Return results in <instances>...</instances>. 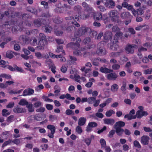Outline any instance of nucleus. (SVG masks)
Returning <instances> with one entry per match:
<instances>
[{
  "mask_svg": "<svg viewBox=\"0 0 152 152\" xmlns=\"http://www.w3.org/2000/svg\"><path fill=\"white\" fill-rule=\"evenodd\" d=\"M76 131L79 134H81L83 132V130L80 126H78L76 128Z\"/></svg>",
  "mask_w": 152,
  "mask_h": 152,
  "instance_id": "3c124183",
  "label": "nucleus"
},
{
  "mask_svg": "<svg viewBox=\"0 0 152 152\" xmlns=\"http://www.w3.org/2000/svg\"><path fill=\"white\" fill-rule=\"evenodd\" d=\"M118 75L115 73L111 72L107 75V79L109 80H115L118 77Z\"/></svg>",
  "mask_w": 152,
  "mask_h": 152,
  "instance_id": "4468645a",
  "label": "nucleus"
},
{
  "mask_svg": "<svg viewBox=\"0 0 152 152\" xmlns=\"http://www.w3.org/2000/svg\"><path fill=\"white\" fill-rule=\"evenodd\" d=\"M118 43H115V40H114L112 41L110 44V49L113 50H115L116 49L117 44Z\"/></svg>",
  "mask_w": 152,
  "mask_h": 152,
  "instance_id": "c85d7f7f",
  "label": "nucleus"
},
{
  "mask_svg": "<svg viewBox=\"0 0 152 152\" xmlns=\"http://www.w3.org/2000/svg\"><path fill=\"white\" fill-rule=\"evenodd\" d=\"M120 67V65L116 64H113L112 66V68L114 70L119 69Z\"/></svg>",
  "mask_w": 152,
  "mask_h": 152,
  "instance_id": "864d4df0",
  "label": "nucleus"
},
{
  "mask_svg": "<svg viewBox=\"0 0 152 152\" xmlns=\"http://www.w3.org/2000/svg\"><path fill=\"white\" fill-rule=\"evenodd\" d=\"M96 53L99 55L102 56L105 55L107 52L104 48H100L96 51Z\"/></svg>",
  "mask_w": 152,
  "mask_h": 152,
  "instance_id": "412c9836",
  "label": "nucleus"
},
{
  "mask_svg": "<svg viewBox=\"0 0 152 152\" xmlns=\"http://www.w3.org/2000/svg\"><path fill=\"white\" fill-rule=\"evenodd\" d=\"M35 54L36 57L39 59H42V58H47V56H45L42 57L41 53L40 52H35Z\"/></svg>",
  "mask_w": 152,
  "mask_h": 152,
  "instance_id": "c9c22d12",
  "label": "nucleus"
},
{
  "mask_svg": "<svg viewBox=\"0 0 152 152\" xmlns=\"http://www.w3.org/2000/svg\"><path fill=\"white\" fill-rule=\"evenodd\" d=\"M45 107L48 110H51L53 107V106L50 104H47L45 105Z\"/></svg>",
  "mask_w": 152,
  "mask_h": 152,
  "instance_id": "69168bd1",
  "label": "nucleus"
},
{
  "mask_svg": "<svg viewBox=\"0 0 152 152\" xmlns=\"http://www.w3.org/2000/svg\"><path fill=\"white\" fill-rule=\"evenodd\" d=\"M15 67V71H17L20 72H23L24 70L21 67H19L16 65L14 66Z\"/></svg>",
  "mask_w": 152,
  "mask_h": 152,
  "instance_id": "de8ad7c7",
  "label": "nucleus"
},
{
  "mask_svg": "<svg viewBox=\"0 0 152 152\" xmlns=\"http://www.w3.org/2000/svg\"><path fill=\"white\" fill-rule=\"evenodd\" d=\"M1 77L5 78L7 79H10L11 78V76L10 75H7L6 74H2L0 75Z\"/></svg>",
  "mask_w": 152,
  "mask_h": 152,
  "instance_id": "a18cd8bd",
  "label": "nucleus"
},
{
  "mask_svg": "<svg viewBox=\"0 0 152 152\" xmlns=\"http://www.w3.org/2000/svg\"><path fill=\"white\" fill-rule=\"evenodd\" d=\"M11 17L12 18H14L15 17H17L19 18H20L21 17L22 19L24 20V18L27 15V14L26 13H24L22 14V13L18 12H13L11 13Z\"/></svg>",
  "mask_w": 152,
  "mask_h": 152,
  "instance_id": "6e6552de",
  "label": "nucleus"
},
{
  "mask_svg": "<svg viewBox=\"0 0 152 152\" xmlns=\"http://www.w3.org/2000/svg\"><path fill=\"white\" fill-rule=\"evenodd\" d=\"M99 71L105 74L112 72L113 71V69L103 67H101L100 68Z\"/></svg>",
  "mask_w": 152,
  "mask_h": 152,
  "instance_id": "6ab92c4d",
  "label": "nucleus"
},
{
  "mask_svg": "<svg viewBox=\"0 0 152 152\" xmlns=\"http://www.w3.org/2000/svg\"><path fill=\"white\" fill-rule=\"evenodd\" d=\"M81 70L82 72H84L85 74H87L88 72L91 70L90 69H85V67L82 68Z\"/></svg>",
  "mask_w": 152,
  "mask_h": 152,
  "instance_id": "e2e57ef3",
  "label": "nucleus"
},
{
  "mask_svg": "<svg viewBox=\"0 0 152 152\" xmlns=\"http://www.w3.org/2000/svg\"><path fill=\"white\" fill-rule=\"evenodd\" d=\"M42 117L45 118L46 115L44 114H38L34 116V118L35 120L37 121H40L42 120Z\"/></svg>",
  "mask_w": 152,
  "mask_h": 152,
  "instance_id": "b1692460",
  "label": "nucleus"
},
{
  "mask_svg": "<svg viewBox=\"0 0 152 152\" xmlns=\"http://www.w3.org/2000/svg\"><path fill=\"white\" fill-rule=\"evenodd\" d=\"M115 112L112 110H110L107 111L105 113L106 116L107 117H110L113 114H114Z\"/></svg>",
  "mask_w": 152,
  "mask_h": 152,
  "instance_id": "ea45409f",
  "label": "nucleus"
},
{
  "mask_svg": "<svg viewBox=\"0 0 152 152\" xmlns=\"http://www.w3.org/2000/svg\"><path fill=\"white\" fill-rule=\"evenodd\" d=\"M47 128L50 130L51 132H52V134L55 133L56 127L54 125H48L47 126Z\"/></svg>",
  "mask_w": 152,
  "mask_h": 152,
  "instance_id": "72a5a7b5",
  "label": "nucleus"
},
{
  "mask_svg": "<svg viewBox=\"0 0 152 152\" xmlns=\"http://www.w3.org/2000/svg\"><path fill=\"white\" fill-rule=\"evenodd\" d=\"M30 45L34 46H36L38 45V42L37 39L36 37H31L29 40Z\"/></svg>",
  "mask_w": 152,
  "mask_h": 152,
  "instance_id": "5701e85b",
  "label": "nucleus"
},
{
  "mask_svg": "<svg viewBox=\"0 0 152 152\" xmlns=\"http://www.w3.org/2000/svg\"><path fill=\"white\" fill-rule=\"evenodd\" d=\"M65 19L66 20H74L72 21L71 23L77 27H79L80 26V25L77 22V21H78L79 20L78 15H75V17L73 16L66 17Z\"/></svg>",
  "mask_w": 152,
  "mask_h": 152,
  "instance_id": "423d86ee",
  "label": "nucleus"
},
{
  "mask_svg": "<svg viewBox=\"0 0 152 152\" xmlns=\"http://www.w3.org/2000/svg\"><path fill=\"white\" fill-rule=\"evenodd\" d=\"M57 118L56 115H50L49 116V121L51 122H53L57 119Z\"/></svg>",
  "mask_w": 152,
  "mask_h": 152,
  "instance_id": "09e8293b",
  "label": "nucleus"
},
{
  "mask_svg": "<svg viewBox=\"0 0 152 152\" xmlns=\"http://www.w3.org/2000/svg\"><path fill=\"white\" fill-rule=\"evenodd\" d=\"M123 33H122L120 31L117 32L114 36V37L113 40H115V43H118V39L121 37L122 36Z\"/></svg>",
  "mask_w": 152,
  "mask_h": 152,
  "instance_id": "a211bd4d",
  "label": "nucleus"
},
{
  "mask_svg": "<svg viewBox=\"0 0 152 152\" xmlns=\"http://www.w3.org/2000/svg\"><path fill=\"white\" fill-rule=\"evenodd\" d=\"M53 21L55 23L57 24H60L62 22V21L58 17L53 19Z\"/></svg>",
  "mask_w": 152,
  "mask_h": 152,
  "instance_id": "052dcab7",
  "label": "nucleus"
},
{
  "mask_svg": "<svg viewBox=\"0 0 152 152\" xmlns=\"http://www.w3.org/2000/svg\"><path fill=\"white\" fill-rule=\"evenodd\" d=\"M104 122V124L113 125L115 123V121L112 118H105L103 119Z\"/></svg>",
  "mask_w": 152,
  "mask_h": 152,
  "instance_id": "aec40b11",
  "label": "nucleus"
},
{
  "mask_svg": "<svg viewBox=\"0 0 152 152\" xmlns=\"http://www.w3.org/2000/svg\"><path fill=\"white\" fill-rule=\"evenodd\" d=\"M19 39L22 41L24 44H27L29 42V37L25 35H22L19 37Z\"/></svg>",
  "mask_w": 152,
  "mask_h": 152,
  "instance_id": "2eb2a0df",
  "label": "nucleus"
},
{
  "mask_svg": "<svg viewBox=\"0 0 152 152\" xmlns=\"http://www.w3.org/2000/svg\"><path fill=\"white\" fill-rule=\"evenodd\" d=\"M34 93V90L31 88L25 89L23 91V94L21 96H30Z\"/></svg>",
  "mask_w": 152,
  "mask_h": 152,
  "instance_id": "ddd939ff",
  "label": "nucleus"
},
{
  "mask_svg": "<svg viewBox=\"0 0 152 152\" xmlns=\"http://www.w3.org/2000/svg\"><path fill=\"white\" fill-rule=\"evenodd\" d=\"M40 147L43 151H45L48 148V144H44L41 145Z\"/></svg>",
  "mask_w": 152,
  "mask_h": 152,
  "instance_id": "4d7b16f0",
  "label": "nucleus"
},
{
  "mask_svg": "<svg viewBox=\"0 0 152 152\" xmlns=\"http://www.w3.org/2000/svg\"><path fill=\"white\" fill-rule=\"evenodd\" d=\"M73 10L74 11L77 12L78 14H80L81 11L82 7L81 6L77 5L74 7Z\"/></svg>",
  "mask_w": 152,
  "mask_h": 152,
  "instance_id": "2f4dec72",
  "label": "nucleus"
},
{
  "mask_svg": "<svg viewBox=\"0 0 152 152\" xmlns=\"http://www.w3.org/2000/svg\"><path fill=\"white\" fill-rule=\"evenodd\" d=\"M86 118L82 117L80 118L78 120V124L80 126L84 125L86 122Z\"/></svg>",
  "mask_w": 152,
  "mask_h": 152,
  "instance_id": "cd10ccee",
  "label": "nucleus"
},
{
  "mask_svg": "<svg viewBox=\"0 0 152 152\" xmlns=\"http://www.w3.org/2000/svg\"><path fill=\"white\" fill-rule=\"evenodd\" d=\"M17 23L16 21L14 20L13 19H11L10 21H7L5 22V26H12L15 25Z\"/></svg>",
  "mask_w": 152,
  "mask_h": 152,
  "instance_id": "c756f323",
  "label": "nucleus"
},
{
  "mask_svg": "<svg viewBox=\"0 0 152 152\" xmlns=\"http://www.w3.org/2000/svg\"><path fill=\"white\" fill-rule=\"evenodd\" d=\"M108 14L110 17L111 18L112 22L118 24H121V21L118 15V12L117 10H111L109 12Z\"/></svg>",
  "mask_w": 152,
  "mask_h": 152,
  "instance_id": "f03ea898",
  "label": "nucleus"
},
{
  "mask_svg": "<svg viewBox=\"0 0 152 152\" xmlns=\"http://www.w3.org/2000/svg\"><path fill=\"white\" fill-rule=\"evenodd\" d=\"M144 8L143 7L140 8L137 10L135 9H133L132 13L135 16H137L138 15H142L144 13Z\"/></svg>",
  "mask_w": 152,
  "mask_h": 152,
  "instance_id": "f8f14e48",
  "label": "nucleus"
},
{
  "mask_svg": "<svg viewBox=\"0 0 152 152\" xmlns=\"http://www.w3.org/2000/svg\"><path fill=\"white\" fill-rule=\"evenodd\" d=\"M10 114V113L8 112L7 110L5 109H4L2 110V114L3 116L6 117Z\"/></svg>",
  "mask_w": 152,
  "mask_h": 152,
  "instance_id": "49530a36",
  "label": "nucleus"
},
{
  "mask_svg": "<svg viewBox=\"0 0 152 152\" xmlns=\"http://www.w3.org/2000/svg\"><path fill=\"white\" fill-rule=\"evenodd\" d=\"M120 30V28L117 26H113L112 28V31L114 32H117Z\"/></svg>",
  "mask_w": 152,
  "mask_h": 152,
  "instance_id": "680f3d73",
  "label": "nucleus"
},
{
  "mask_svg": "<svg viewBox=\"0 0 152 152\" xmlns=\"http://www.w3.org/2000/svg\"><path fill=\"white\" fill-rule=\"evenodd\" d=\"M91 30V29L90 28L83 26L81 27L78 29L77 32V35L78 36H80L86 34L88 31Z\"/></svg>",
  "mask_w": 152,
  "mask_h": 152,
  "instance_id": "0eeeda50",
  "label": "nucleus"
},
{
  "mask_svg": "<svg viewBox=\"0 0 152 152\" xmlns=\"http://www.w3.org/2000/svg\"><path fill=\"white\" fill-rule=\"evenodd\" d=\"M13 56V55L12 51H7L6 53V57L7 58L11 59L12 58Z\"/></svg>",
  "mask_w": 152,
  "mask_h": 152,
  "instance_id": "8fccbe9b",
  "label": "nucleus"
},
{
  "mask_svg": "<svg viewBox=\"0 0 152 152\" xmlns=\"http://www.w3.org/2000/svg\"><path fill=\"white\" fill-rule=\"evenodd\" d=\"M39 36L40 39L38 42L39 46H37L36 48L40 50H43L44 49V47L47 43V39L46 36L42 33H40Z\"/></svg>",
  "mask_w": 152,
  "mask_h": 152,
  "instance_id": "7ed1b4c3",
  "label": "nucleus"
},
{
  "mask_svg": "<svg viewBox=\"0 0 152 152\" xmlns=\"http://www.w3.org/2000/svg\"><path fill=\"white\" fill-rule=\"evenodd\" d=\"M80 16V17L81 19H86L87 18H88L89 17V15H86L84 14V12H81L80 13V14H78Z\"/></svg>",
  "mask_w": 152,
  "mask_h": 152,
  "instance_id": "4c0bfd02",
  "label": "nucleus"
},
{
  "mask_svg": "<svg viewBox=\"0 0 152 152\" xmlns=\"http://www.w3.org/2000/svg\"><path fill=\"white\" fill-rule=\"evenodd\" d=\"M96 97L93 96L91 97L88 98V102L89 104H92L96 100Z\"/></svg>",
  "mask_w": 152,
  "mask_h": 152,
  "instance_id": "a19ab883",
  "label": "nucleus"
},
{
  "mask_svg": "<svg viewBox=\"0 0 152 152\" xmlns=\"http://www.w3.org/2000/svg\"><path fill=\"white\" fill-rule=\"evenodd\" d=\"M101 144V147L102 148H103L106 146V142L104 139H101L99 141Z\"/></svg>",
  "mask_w": 152,
  "mask_h": 152,
  "instance_id": "c03bdc74",
  "label": "nucleus"
},
{
  "mask_svg": "<svg viewBox=\"0 0 152 152\" xmlns=\"http://www.w3.org/2000/svg\"><path fill=\"white\" fill-rule=\"evenodd\" d=\"M136 46L134 44H127L126 46L125 50L126 53L128 54H132L134 52V48Z\"/></svg>",
  "mask_w": 152,
  "mask_h": 152,
  "instance_id": "1a4fd4ad",
  "label": "nucleus"
},
{
  "mask_svg": "<svg viewBox=\"0 0 152 152\" xmlns=\"http://www.w3.org/2000/svg\"><path fill=\"white\" fill-rule=\"evenodd\" d=\"M12 143V140L10 139H9L8 140L5 141L3 144L2 145V148Z\"/></svg>",
  "mask_w": 152,
  "mask_h": 152,
  "instance_id": "37998d69",
  "label": "nucleus"
},
{
  "mask_svg": "<svg viewBox=\"0 0 152 152\" xmlns=\"http://www.w3.org/2000/svg\"><path fill=\"white\" fill-rule=\"evenodd\" d=\"M118 88V85L116 84H113L111 86L110 90L113 92L117 91Z\"/></svg>",
  "mask_w": 152,
  "mask_h": 152,
  "instance_id": "f704fd0d",
  "label": "nucleus"
},
{
  "mask_svg": "<svg viewBox=\"0 0 152 152\" xmlns=\"http://www.w3.org/2000/svg\"><path fill=\"white\" fill-rule=\"evenodd\" d=\"M115 131L114 130H111L109 132L108 135V136L109 137L112 138L113 137V135L115 133Z\"/></svg>",
  "mask_w": 152,
  "mask_h": 152,
  "instance_id": "bf43d9fd",
  "label": "nucleus"
},
{
  "mask_svg": "<svg viewBox=\"0 0 152 152\" xmlns=\"http://www.w3.org/2000/svg\"><path fill=\"white\" fill-rule=\"evenodd\" d=\"M46 23V20L44 19H38L34 20V25L37 27H40L42 25H45Z\"/></svg>",
  "mask_w": 152,
  "mask_h": 152,
  "instance_id": "9d476101",
  "label": "nucleus"
},
{
  "mask_svg": "<svg viewBox=\"0 0 152 152\" xmlns=\"http://www.w3.org/2000/svg\"><path fill=\"white\" fill-rule=\"evenodd\" d=\"M89 31L90 32L89 35L91 37H94V36L96 37L97 34V32L95 31H91V30Z\"/></svg>",
  "mask_w": 152,
  "mask_h": 152,
  "instance_id": "603ef678",
  "label": "nucleus"
},
{
  "mask_svg": "<svg viewBox=\"0 0 152 152\" xmlns=\"http://www.w3.org/2000/svg\"><path fill=\"white\" fill-rule=\"evenodd\" d=\"M102 2L107 7L113 9L115 6V3L113 0H102Z\"/></svg>",
  "mask_w": 152,
  "mask_h": 152,
  "instance_id": "39448f33",
  "label": "nucleus"
},
{
  "mask_svg": "<svg viewBox=\"0 0 152 152\" xmlns=\"http://www.w3.org/2000/svg\"><path fill=\"white\" fill-rule=\"evenodd\" d=\"M94 137L93 135H91V136L90 138H86L83 141L85 142L86 143V145L88 146H89L91 144L92 139H94Z\"/></svg>",
  "mask_w": 152,
  "mask_h": 152,
  "instance_id": "a878e982",
  "label": "nucleus"
},
{
  "mask_svg": "<svg viewBox=\"0 0 152 152\" xmlns=\"http://www.w3.org/2000/svg\"><path fill=\"white\" fill-rule=\"evenodd\" d=\"M134 146L138 148H141V146L139 143V142L137 140H135L134 142Z\"/></svg>",
  "mask_w": 152,
  "mask_h": 152,
  "instance_id": "13d9d810",
  "label": "nucleus"
},
{
  "mask_svg": "<svg viewBox=\"0 0 152 152\" xmlns=\"http://www.w3.org/2000/svg\"><path fill=\"white\" fill-rule=\"evenodd\" d=\"M150 140L149 137L147 135H143L141 137V143L144 145H147Z\"/></svg>",
  "mask_w": 152,
  "mask_h": 152,
  "instance_id": "dca6fc26",
  "label": "nucleus"
},
{
  "mask_svg": "<svg viewBox=\"0 0 152 152\" xmlns=\"http://www.w3.org/2000/svg\"><path fill=\"white\" fill-rule=\"evenodd\" d=\"M129 0H124V1L122 4V6L126 8L129 4H128V2Z\"/></svg>",
  "mask_w": 152,
  "mask_h": 152,
  "instance_id": "338daca9",
  "label": "nucleus"
},
{
  "mask_svg": "<svg viewBox=\"0 0 152 152\" xmlns=\"http://www.w3.org/2000/svg\"><path fill=\"white\" fill-rule=\"evenodd\" d=\"M29 112H33L34 111V108L33 107V104L31 103H29L26 106Z\"/></svg>",
  "mask_w": 152,
  "mask_h": 152,
  "instance_id": "e433bc0d",
  "label": "nucleus"
},
{
  "mask_svg": "<svg viewBox=\"0 0 152 152\" xmlns=\"http://www.w3.org/2000/svg\"><path fill=\"white\" fill-rule=\"evenodd\" d=\"M148 27V26L147 25L144 24L142 25H140L135 28V29L138 31L142 30V28L145 27V28H147Z\"/></svg>",
  "mask_w": 152,
  "mask_h": 152,
  "instance_id": "58836bf2",
  "label": "nucleus"
},
{
  "mask_svg": "<svg viewBox=\"0 0 152 152\" xmlns=\"http://www.w3.org/2000/svg\"><path fill=\"white\" fill-rule=\"evenodd\" d=\"M125 125V123L122 121H118L116 122L115 124L114 127H124Z\"/></svg>",
  "mask_w": 152,
  "mask_h": 152,
  "instance_id": "bb28decb",
  "label": "nucleus"
},
{
  "mask_svg": "<svg viewBox=\"0 0 152 152\" xmlns=\"http://www.w3.org/2000/svg\"><path fill=\"white\" fill-rule=\"evenodd\" d=\"M45 32L47 33H50L52 28L50 26H45Z\"/></svg>",
  "mask_w": 152,
  "mask_h": 152,
  "instance_id": "5fc2aeb1",
  "label": "nucleus"
},
{
  "mask_svg": "<svg viewBox=\"0 0 152 152\" xmlns=\"http://www.w3.org/2000/svg\"><path fill=\"white\" fill-rule=\"evenodd\" d=\"M42 105V102L40 101H37L34 104V106L35 107H38Z\"/></svg>",
  "mask_w": 152,
  "mask_h": 152,
  "instance_id": "774afa93",
  "label": "nucleus"
},
{
  "mask_svg": "<svg viewBox=\"0 0 152 152\" xmlns=\"http://www.w3.org/2000/svg\"><path fill=\"white\" fill-rule=\"evenodd\" d=\"M32 24V23L31 21L28 20H25V21H22L18 24V26L19 27V28L18 27V28L19 30L21 31L23 30L24 26H31Z\"/></svg>",
  "mask_w": 152,
  "mask_h": 152,
  "instance_id": "20e7f679",
  "label": "nucleus"
},
{
  "mask_svg": "<svg viewBox=\"0 0 152 152\" xmlns=\"http://www.w3.org/2000/svg\"><path fill=\"white\" fill-rule=\"evenodd\" d=\"M121 17V18L124 19H132V16L131 15L129 12H124L122 13Z\"/></svg>",
  "mask_w": 152,
  "mask_h": 152,
  "instance_id": "f3484780",
  "label": "nucleus"
},
{
  "mask_svg": "<svg viewBox=\"0 0 152 152\" xmlns=\"http://www.w3.org/2000/svg\"><path fill=\"white\" fill-rule=\"evenodd\" d=\"M76 42L75 43L70 42L67 45L73 49H75V50L73 52V54L77 56H81V53L80 50H77L79 48L80 46V43L81 42V39L80 38H76Z\"/></svg>",
  "mask_w": 152,
  "mask_h": 152,
  "instance_id": "f257e3e1",
  "label": "nucleus"
},
{
  "mask_svg": "<svg viewBox=\"0 0 152 152\" xmlns=\"http://www.w3.org/2000/svg\"><path fill=\"white\" fill-rule=\"evenodd\" d=\"M41 17H45L46 18H49L51 17V16L49 13L48 11H47L46 12H43L41 15Z\"/></svg>",
  "mask_w": 152,
  "mask_h": 152,
  "instance_id": "79ce46f5",
  "label": "nucleus"
},
{
  "mask_svg": "<svg viewBox=\"0 0 152 152\" xmlns=\"http://www.w3.org/2000/svg\"><path fill=\"white\" fill-rule=\"evenodd\" d=\"M10 132L6 131L3 132L0 136L3 138V139H6L9 136Z\"/></svg>",
  "mask_w": 152,
  "mask_h": 152,
  "instance_id": "7c9ffc66",
  "label": "nucleus"
},
{
  "mask_svg": "<svg viewBox=\"0 0 152 152\" xmlns=\"http://www.w3.org/2000/svg\"><path fill=\"white\" fill-rule=\"evenodd\" d=\"M13 111L16 113H25L26 109L23 108L19 105L15 106L13 109Z\"/></svg>",
  "mask_w": 152,
  "mask_h": 152,
  "instance_id": "9b49d317",
  "label": "nucleus"
},
{
  "mask_svg": "<svg viewBox=\"0 0 152 152\" xmlns=\"http://www.w3.org/2000/svg\"><path fill=\"white\" fill-rule=\"evenodd\" d=\"M88 126L91 128L95 127L97 126V124L95 122H89L88 124Z\"/></svg>",
  "mask_w": 152,
  "mask_h": 152,
  "instance_id": "6e6d98bb",
  "label": "nucleus"
},
{
  "mask_svg": "<svg viewBox=\"0 0 152 152\" xmlns=\"http://www.w3.org/2000/svg\"><path fill=\"white\" fill-rule=\"evenodd\" d=\"M45 110V108L44 107H40V108L37 109L36 111L38 113H44Z\"/></svg>",
  "mask_w": 152,
  "mask_h": 152,
  "instance_id": "0e129e2a",
  "label": "nucleus"
},
{
  "mask_svg": "<svg viewBox=\"0 0 152 152\" xmlns=\"http://www.w3.org/2000/svg\"><path fill=\"white\" fill-rule=\"evenodd\" d=\"M28 104V102L26 99H22L20 100L18 103V104L20 105L26 106Z\"/></svg>",
  "mask_w": 152,
  "mask_h": 152,
  "instance_id": "473e14b6",
  "label": "nucleus"
},
{
  "mask_svg": "<svg viewBox=\"0 0 152 152\" xmlns=\"http://www.w3.org/2000/svg\"><path fill=\"white\" fill-rule=\"evenodd\" d=\"M93 16L94 19L96 21L99 20L100 19H102V14L100 12L94 13Z\"/></svg>",
  "mask_w": 152,
  "mask_h": 152,
  "instance_id": "4be33fe9",
  "label": "nucleus"
},
{
  "mask_svg": "<svg viewBox=\"0 0 152 152\" xmlns=\"http://www.w3.org/2000/svg\"><path fill=\"white\" fill-rule=\"evenodd\" d=\"M114 128L115 129V132L119 136H121L124 131V129L120 127H115Z\"/></svg>",
  "mask_w": 152,
  "mask_h": 152,
  "instance_id": "393cba45",
  "label": "nucleus"
}]
</instances>
